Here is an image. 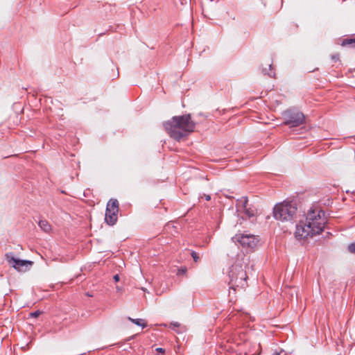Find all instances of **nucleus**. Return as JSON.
<instances>
[{
    "label": "nucleus",
    "instance_id": "1",
    "mask_svg": "<svg viewBox=\"0 0 355 355\" xmlns=\"http://www.w3.org/2000/svg\"><path fill=\"white\" fill-rule=\"evenodd\" d=\"M324 216V214L321 210H310L306 215L305 221H300L296 225L295 237L297 239H304L320 234L323 231L326 223Z\"/></svg>",
    "mask_w": 355,
    "mask_h": 355
},
{
    "label": "nucleus",
    "instance_id": "2",
    "mask_svg": "<svg viewBox=\"0 0 355 355\" xmlns=\"http://www.w3.org/2000/svg\"><path fill=\"white\" fill-rule=\"evenodd\" d=\"M163 125L170 137L177 141L187 137L196 127V123L191 120L190 114L173 116Z\"/></svg>",
    "mask_w": 355,
    "mask_h": 355
},
{
    "label": "nucleus",
    "instance_id": "3",
    "mask_svg": "<svg viewBox=\"0 0 355 355\" xmlns=\"http://www.w3.org/2000/svg\"><path fill=\"white\" fill-rule=\"evenodd\" d=\"M248 263L244 260L236 261L229 270V285L234 291L236 288H245L248 286Z\"/></svg>",
    "mask_w": 355,
    "mask_h": 355
},
{
    "label": "nucleus",
    "instance_id": "4",
    "mask_svg": "<svg viewBox=\"0 0 355 355\" xmlns=\"http://www.w3.org/2000/svg\"><path fill=\"white\" fill-rule=\"evenodd\" d=\"M297 211L295 204L291 202H283L275 206L274 217L282 221H291L293 219Z\"/></svg>",
    "mask_w": 355,
    "mask_h": 355
},
{
    "label": "nucleus",
    "instance_id": "5",
    "mask_svg": "<svg viewBox=\"0 0 355 355\" xmlns=\"http://www.w3.org/2000/svg\"><path fill=\"white\" fill-rule=\"evenodd\" d=\"M119 205V201L114 198L110 199L107 203L105 220L109 225H113L117 221Z\"/></svg>",
    "mask_w": 355,
    "mask_h": 355
},
{
    "label": "nucleus",
    "instance_id": "6",
    "mask_svg": "<svg viewBox=\"0 0 355 355\" xmlns=\"http://www.w3.org/2000/svg\"><path fill=\"white\" fill-rule=\"evenodd\" d=\"M234 243H239L243 248L253 249L254 248L259 239L252 234H236L232 237Z\"/></svg>",
    "mask_w": 355,
    "mask_h": 355
},
{
    "label": "nucleus",
    "instance_id": "7",
    "mask_svg": "<svg viewBox=\"0 0 355 355\" xmlns=\"http://www.w3.org/2000/svg\"><path fill=\"white\" fill-rule=\"evenodd\" d=\"M286 125L291 127H297L302 125L304 121V116L302 112L293 110H288L284 114Z\"/></svg>",
    "mask_w": 355,
    "mask_h": 355
},
{
    "label": "nucleus",
    "instance_id": "8",
    "mask_svg": "<svg viewBox=\"0 0 355 355\" xmlns=\"http://www.w3.org/2000/svg\"><path fill=\"white\" fill-rule=\"evenodd\" d=\"M6 259L7 262L15 269L18 271H20V268L24 266H26L27 265L31 266L33 262L31 261L21 260L19 259H16L12 252L6 253Z\"/></svg>",
    "mask_w": 355,
    "mask_h": 355
},
{
    "label": "nucleus",
    "instance_id": "9",
    "mask_svg": "<svg viewBox=\"0 0 355 355\" xmlns=\"http://www.w3.org/2000/svg\"><path fill=\"white\" fill-rule=\"evenodd\" d=\"M39 226L46 232H49L51 229L50 224L46 220H40Z\"/></svg>",
    "mask_w": 355,
    "mask_h": 355
},
{
    "label": "nucleus",
    "instance_id": "10",
    "mask_svg": "<svg viewBox=\"0 0 355 355\" xmlns=\"http://www.w3.org/2000/svg\"><path fill=\"white\" fill-rule=\"evenodd\" d=\"M128 320L130 321H131L132 323H134L138 326L142 327V328H144L147 326L146 322H145L144 320L142 319H133V318H131L129 317Z\"/></svg>",
    "mask_w": 355,
    "mask_h": 355
},
{
    "label": "nucleus",
    "instance_id": "11",
    "mask_svg": "<svg viewBox=\"0 0 355 355\" xmlns=\"http://www.w3.org/2000/svg\"><path fill=\"white\" fill-rule=\"evenodd\" d=\"M342 45H352L355 47V37L350 39H345L343 41Z\"/></svg>",
    "mask_w": 355,
    "mask_h": 355
},
{
    "label": "nucleus",
    "instance_id": "12",
    "mask_svg": "<svg viewBox=\"0 0 355 355\" xmlns=\"http://www.w3.org/2000/svg\"><path fill=\"white\" fill-rule=\"evenodd\" d=\"M244 207H245V214L248 216V217L249 218H250L251 217H253V216H255L254 210H253V209H252L250 208H247L245 205H244Z\"/></svg>",
    "mask_w": 355,
    "mask_h": 355
},
{
    "label": "nucleus",
    "instance_id": "13",
    "mask_svg": "<svg viewBox=\"0 0 355 355\" xmlns=\"http://www.w3.org/2000/svg\"><path fill=\"white\" fill-rule=\"evenodd\" d=\"M191 257H192V258H193V261L195 262H198V261L200 257H199L198 253H196L194 251H192L191 253Z\"/></svg>",
    "mask_w": 355,
    "mask_h": 355
},
{
    "label": "nucleus",
    "instance_id": "14",
    "mask_svg": "<svg viewBox=\"0 0 355 355\" xmlns=\"http://www.w3.org/2000/svg\"><path fill=\"white\" fill-rule=\"evenodd\" d=\"M348 250L352 253H355V242L351 243L347 247Z\"/></svg>",
    "mask_w": 355,
    "mask_h": 355
},
{
    "label": "nucleus",
    "instance_id": "15",
    "mask_svg": "<svg viewBox=\"0 0 355 355\" xmlns=\"http://www.w3.org/2000/svg\"><path fill=\"white\" fill-rule=\"evenodd\" d=\"M42 312L40 311H36L30 313V316L32 318H37Z\"/></svg>",
    "mask_w": 355,
    "mask_h": 355
},
{
    "label": "nucleus",
    "instance_id": "16",
    "mask_svg": "<svg viewBox=\"0 0 355 355\" xmlns=\"http://www.w3.org/2000/svg\"><path fill=\"white\" fill-rule=\"evenodd\" d=\"M187 270L186 267L181 268L178 270V275L184 274L186 273Z\"/></svg>",
    "mask_w": 355,
    "mask_h": 355
},
{
    "label": "nucleus",
    "instance_id": "17",
    "mask_svg": "<svg viewBox=\"0 0 355 355\" xmlns=\"http://www.w3.org/2000/svg\"><path fill=\"white\" fill-rule=\"evenodd\" d=\"M156 351L158 352L163 353V354L165 352V350L163 348H161V347L157 348Z\"/></svg>",
    "mask_w": 355,
    "mask_h": 355
},
{
    "label": "nucleus",
    "instance_id": "18",
    "mask_svg": "<svg viewBox=\"0 0 355 355\" xmlns=\"http://www.w3.org/2000/svg\"><path fill=\"white\" fill-rule=\"evenodd\" d=\"M114 279L115 282L119 281V275H115L114 276Z\"/></svg>",
    "mask_w": 355,
    "mask_h": 355
},
{
    "label": "nucleus",
    "instance_id": "19",
    "mask_svg": "<svg viewBox=\"0 0 355 355\" xmlns=\"http://www.w3.org/2000/svg\"><path fill=\"white\" fill-rule=\"evenodd\" d=\"M206 200H209L211 199V196L209 195H205Z\"/></svg>",
    "mask_w": 355,
    "mask_h": 355
},
{
    "label": "nucleus",
    "instance_id": "20",
    "mask_svg": "<svg viewBox=\"0 0 355 355\" xmlns=\"http://www.w3.org/2000/svg\"><path fill=\"white\" fill-rule=\"evenodd\" d=\"M172 325L175 327H178L180 326V324L178 322L173 323Z\"/></svg>",
    "mask_w": 355,
    "mask_h": 355
},
{
    "label": "nucleus",
    "instance_id": "21",
    "mask_svg": "<svg viewBox=\"0 0 355 355\" xmlns=\"http://www.w3.org/2000/svg\"><path fill=\"white\" fill-rule=\"evenodd\" d=\"M181 3L183 4V3H187V0H181Z\"/></svg>",
    "mask_w": 355,
    "mask_h": 355
},
{
    "label": "nucleus",
    "instance_id": "22",
    "mask_svg": "<svg viewBox=\"0 0 355 355\" xmlns=\"http://www.w3.org/2000/svg\"><path fill=\"white\" fill-rule=\"evenodd\" d=\"M273 355H279V353H275Z\"/></svg>",
    "mask_w": 355,
    "mask_h": 355
}]
</instances>
